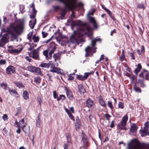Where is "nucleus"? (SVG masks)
Listing matches in <instances>:
<instances>
[{
	"mask_svg": "<svg viewBox=\"0 0 149 149\" xmlns=\"http://www.w3.org/2000/svg\"><path fill=\"white\" fill-rule=\"evenodd\" d=\"M24 19H20L18 21L15 26L10 24V26L7 28L6 30L3 28L1 29L2 33H6L3 35L1 39L0 46L2 47L8 42L10 37L13 39L16 38V34H20L22 33L24 28Z\"/></svg>",
	"mask_w": 149,
	"mask_h": 149,
	"instance_id": "nucleus-1",
	"label": "nucleus"
},
{
	"mask_svg": "<svg viewBox=\"0 0 149 149\" xmlns=\"http://www.w3.org/2000/svg\"><path fill=\"white\" fill-rule=\"evenodd\" d=\"M77 29L76 31H74V34L70 36V41L73 43L78 44V41L80 38L83 35L87 34L89 37L92 35V29L90 26H87L86 24L83 23L80 20L77 21L73 27Z\"/></svg>",
	"mask_w": 149,
	"mask_h": 149,
	"instance_id": "nucleus-2",
	"label": "nucleus"
},
{
	"mask_svg": "<svg viewBox=\"0 0 149 149\" xmlns=\"http://www.w3.org/2000/svg\"><path fill=\"white\" fill-rule=\"evenodd\" d=\"M128 149H149V144L139 140H131L128 144Z\"/></svg>",
	"mask_w": 149,
	"mask_h": 149,
	"instance_id": "nucleus-3",
	"label": "nucleus"
},
{
	"mask_svg": "<svg viewBox=\"0 0 149 149\" xmlns=\"http://www.w3.org/2000/svg\"><path fill=\"white\" fill-rule=\"evenodd\" d=\"M100 40V39H95L91 41V45L93 46V47H91L90 46H88L85 49L86 52L85 56L86 57L89 56V54L88 52H91L93 51L94 53H95L96 52V50H95V46L96 45V42L97 41Z\"/></svg>",
	"mask_w": 149,
	"mask_h": 149,
	"instance_id": "nucleus-4",
	"label": "nucleus"
},
{
	"mask_svg": "<svg viewBox=\"0 0 149 149\" xmlns=\"http://www.w3.org/2000/svg\"><path fill=\"white\" fill-rule=\"evenodd\" d=\"M128 119V117L126 115L123 117L120 122L117 126V129L120 130H126V128L125 126L126 125Z\"/></svg>",
	"mask_w": 149,
	"mask_h": 149,
	"instance_id": "nucleus-5",
	"label": "nucleus"
},
{
	"mask_svg": "<svg viewBox=\"0 0 149 149\" xmlns=\"http://www.w3.org/2000/svg\"><path fill=\"white\" fill-rule=\"evenodd\" d=\"M27 69L30 72L35 73L38 74L40 75L42 74L40 69V68L32 65L28 66L27 68Z\"/></svg>",
	"mask_w": 149,
	"mask_h": 149,
	"instance_id": "nucleus-6",
	"label": "nucleus"
},
{
	"mask_svg": "<svg viewBox=\"0 0 149 149\" xmlns=\"http://www.w3.org/2000/svg\"><path fill=\"white\" fill-rule=\"evenodd\" d=\"M30 56L34 59L39 60L40 59L39 48L33 50Z\"/></svg>",
	"mask_w": 149,
	"mask_h": 149,
	"instance_id": "nucleus-7",
	"label": "nucleus"
},
{
	"mask_svg": "<svg viewBox=\"0 0 149 149\" xmlns=\"http://www.w3.org/2000/svg\"><path fill=\"white\" fill-rule=\"evenodd\" d=\"M48 47V50L50 51V54H53L56 50V49L55 44L53 42L50 43Z\"/></svg>",
	"mask_w": 149,
	"mask_h": 149,
	"instance_id": "nucleus-8",
	"label": "nucleus"
},
{
	"mask_svg": "<svg viewBox=\"0 0 149 149\" xmlns=\"http://www.w3.org/2000/svg\"><path fill=\"white\" fill-rule=\"evenodd\" d=\"M86 106L89 108L91 109L95 106L93 101L89 98L86 100Z\"/></svg>",
	"mask_w": 149,
	"mask_h": 149,
	"instance_id": "nucleus-9",
	"label": "nucleus"
},
{
	"mask_svg": "<svg viewBox=\"0 0 149 149\" xmlns=\"http://www.w3.org/2000/svg\"><path fill=\"white\" fill-rule=\"evenodd\" d=\"M65 92L66 93L67 97L70 100H73L74 98L73 97L72 93L70 89L65 88Z\"/></svg>",
	"mask_w": 149,
	"mask_h": 149,
	"instance_id": "nucleus-10",
	"label": "nucleus"
},
{
	"mask_svg": "<svg viewBox=\"0 0 149 149\" xmlns=\"http://www.w3.org/2000/svg\"><path fill=\"white\" fill-rule=\"evenodd\" d=\"M6 72L8 74H11L12 73L14 74L15 72V68L12 66H9L6 68Z\"/></svg>",
	"mask_w": 149,
	"mask_h": 149,
	"instance_id": "nucleus-11",
	"label": "nucleus"
},
{
	"mask_svg": "<svg viewBox=\"0 0 149 149\" xmlns=\"http://www.w3.org/2000/svg\"><path fill=\"white\" fill-rule=\"evenodd\" d=\"M139 132L141 136L142 137H144L147 135L149 136V130H147L144 128L143 129L141 130Z\"/></svg>",
	"mask_w": 149,
	"mask_h": 149,
	"instance_id": "nucleus-12",
	"label": "nucleus"
},
{
	"mask_svg": "<svg viewBox=\"0 0 149 149\" xmlns=\"http://www.w3.org/2000/svg\"><path fill=\"white\" fill-rule=\"evenodd\" d=\"M48 51H49L48 50H46L43 52V54L45 56V58L47 60H48L51 58L53 54H50V51H49L48 54Z\"/></svg>",
	"mask_w": 149,
	"mask_h": 149,
	"instance_id": "nucleus-13",
	"label": "nucleus"
},
{
	"mask_svg": "<svg viewBox=\"0 0 149 149\" xmlns=\"http://www.w3.org/2000/svg\"><path fill=\"white\" fill-rule=\"evenodd\" d=\"M99 101L100 104L102 106L104 107H106V105L105 104V101L102 97L100 95L99 97Z\"/></svg>",
	"mask_w": 149,
	"mask_h": 149,
	"instance_id": "nucleus-14",
	"label": "nucleus"
},
{
	"mask_svg": "<svg viewBox=\"0 0 149 149\" xmlns=\"http://www.w3.org/2000/svg\"><path fill=\"white\" fill-rule=\"evenodd\" d=\"M138 127L135 123H133L131 125L130 129V131L132 132H136Z\"/></svg>",
	"mask_w": 149,
	"mask_h": 149,
	"instance_id": "nucleus-15",
	"label": "nucleus"
},
{
	"mask_svg": "<svg viewBox=\"0 0 149 149\" xmlns=\"http://www.w3.org/2000/svg\"><path fill=\"white\" fill-rule=\"evenodd\" d=\"M78 88L79 91L81 94H84V93L86 92V90L84 88L83 85L80 84L78 85Z\"/></svg>",
	"mask_w": 149,
	"mask_h": 149,
	"instance_id": "nucleus-16",
	"label": "nucleus"
},
{
	"mask_svg": "<svg viewBox=\"0 0 149 149\" xmlns=\"http://www.w3.org/2000/svg\"><path fill=\"white\" fill-rule=\"evenodd\" d=\"M13 83L17 87L19 88H22L25 87L22 83L21 82H14Z\"/></svg>",
	"mask_w": 149,
	"mask_h": 149,
	"instance_id": "nucleus-17",
	"label": "nucleus"
},
{
	"mask_svg": "<svg viewBox=\"0 0 149 149\" xmlns=\"http://www.w3.org/2000/svg\"><path fill=\"white\" fill-rule=\"evenodd\" d=\"M40 117V114H39L37 116V119L36 120V125L38 127H40L41 120Z\"/></svg>",
	"mask_w": 149,
	"mask_h": 149,
	"instance_id": "nucleus-18",
	"label": "nucleus"
},
{
	"mask_svg": "<svg viewBox=\"0 0 149 149\" xmlns=\"http://www.w3.org/2000/svg\"><path fill=\"white\" fill-rule=\"evenodd\" d=\"M142 67L140 63H139L137 65V68L135 70L134 72L137 75L141 69Z\"/></svg>",
	"mask_w": 149,
	"mask_h": 149,
	"instance_id": "nucleus-19",
	"label": "nucleus"
},
{
	"mask_svg": "<svg viewBox=\"0 0 149 149\" xmlns=\"http://www.w3.org/2000/svg\"><path fill=\"white\" fill-rule=\"evenodd\" d=\"M133 88L134 91L137 93H141V90L136 85V83L135 82L133 86Z\"/></svg>",
	"mask_w": 149,
	"mask_h": 149,
	"instance_id": "nucleus-20",
	"label": "nucleus"
},
{
	"mask_svg": "<svg viewBox=\"0 0 149 149\" xmlns=\"http://www.w3.org/2000/svg\"><path fill=\"white\" fill-rule=\"evenodd\" d=\"M50 71L52 72L60 73L61 72V69L58 68H57L54 66L53 69L50 70Z\"/></svg>",
	"mask_w": 149,
	"mask_h": 149,
	"instance_id": "nucleus-21",
	"label": "nucleus"
},
{
	"mask_svg": "<svg viewBox=\"0 0 149 149\" xmlns=\"http://www.w3.org/2000/svg\"><path fill=\"white\" fill-rule=\"evenodd\" d=\"M22 48H20L19 50L17 49H12L10 51L11 53L13 54H18L22 50Z\"/></svg>",
	"mask_w": 149,
	"mask_h": 149,
	"instance_id": "nucleus-22",
	"label": "nucleus"
},
{
	"mask_svg": "<svg viewBox=\"0 0 149 149\" xmlns=\"http://www.w3.org/2000/svg\"><path fill=\"white\" fill-rule=\"evenodd\" d=\"M53 57L55 61H56L57 60H59L61 58V54L60 53H57L54 54L53 55Z\"/></svg>",
	"mask_w": 149,
	"mask_h": 149,
	"instance_id": "nucleus-23",
	"label": "nucleus"
},
{
	"mask_svg": "<svg viewBox=\"0 0 149 149\" xmlns=\"http://www.w3.org/2000/svg\"><path fill=\"white\" fill-rule=\"evenodd\" d=\"M104 9L106 11V12L109 15V16L111 17V18L113 20H114L115 18L112 15V13L108 9L104 8Z\"/></svg>",
	"mask_w": 149,
	"mask_h": 149,
	"instance_id": "nucleus-24",
	"label": "nucleus"
},
{
	"mask_svg": "<svg viewBox=\"0 0 149 149\" xmlns=\"http://www.w3.org/2000/svg\"><path fill=\"white\" fill-rule=\"evenodd\" d=\"M22 129L23 131L25 132V133H27L29 131V126H26V125H24V126L23 127Z\"/></svg>",
	"mask_w": 149,
	"mask_h": 149,
	"instance_id": "nucleus-25",
	"label": "nucleus"
},
{
	"mask_svg": "<svg viewBox=\"0 0 149 149\" xmlns=\"http://www.w3.org/2000/svg\"><path fill=\"white\" fill-rule=\"evenodd\" d=\"M36 23V19H35V21H34L33 20L30 21L29 24L30 27L31 29H33L34 28Z\"/></svg>",
	"mask_w": 149,
	"mask_h": 149,
	"instance_id": "nucleus-26",
	"label": "nucleus"
},
{
	"mask_svg": "<svg viewBox=\"0 0 149 149\" xmlns=\"http://www.w3.org/2000/svg\"><path fill=\"white\" fill-rule=\"evenodd\" d=\"M23 97L25 100H28L29 98V95L26 91H24L23 93Z\"/></svg>",
	"mask_w": 149,
	"mask_h": 149,
	"instance_id": "nucleus-27",
	"label": "nucleus"
},
{
	"mask_svg": "<svg viewBox=\"0 0 149 149\" xmlns=\"http://www.w3.org/2000/svg\"><path fill=\"white\" fill-rule=\"evenodd\" d=\"M16 122H17L18 124L19 125L20 127H22V128H23V127L24 126L23 124L24 123V120L23 118L22 119L19 121V122H17V120H16L15 123H16Z\"/></svg>",
	"mask_w": 149,
	"mask_h": 149,
	"instance_id": "nucleus-28",
	"label": "nucleus"
},
{
	"mask_svg": "<svg viewBox=\"0 0 149 149\" xmlns=\"http://www.w3.org/2000/svg\"><path fill=\"white\" fill-rule=\"evenodd\" d=\"M41 81V78L39 77L34 78V82L37 84H39Z\"/></svg>",
	"mask_w": 149,
	"mask_h": 149,
	"instance_id": "nucleus-29",
	"label": "nucleus"
},
{
	"mask_svg": "<svg viewBox=\"0 0 149 149\" xmlns=\"http://www.w3.org/2000/svg\"><path fill=\"white\" fill-rule=\"evenodd\" d=\"M49 63H42L39 66L42 68H48L49 67Z\"/></svg>",
	"mask_w": 149,
	"mask_h": 149,
	"instance_id": "nucleus-30",
	"label": "nucleus"
},
{
	"mask_svg": "<svg viewBox=\"0 0 149 149\" xmlns=\"http://www.w3.org/2000/svg\"><path fill=\"white\" fill-rule=\"evenodd\" d=\"M67 12V11L65 9L62 10L61 13V19H64L65 15Z\"/></svg>",
	"mask_w": 149,
	"mask_h": 149,
	"instance_id": "nucleus-31",
	"label": "nucleus"
},
{
	"mask_svg": "<svg viewBox=\"0 0 149 149\" xmlns=\"http://www.w3.org/2000/svg\"><path fill=\"white\" fill-rule=\"evenodd\" d=\"M83 147L84 148H87L89 146L88 140H83Z\"/></svg>",
	"mask_w": 149,
	"mask_h": 149,
	"instance_id": "nucleus-32",
	"label": "nucleus"
},
{
	"mask_svg": "<svg viewBox=\"0 0 149 149\" xmlns=\"http://www.w3.org/2000/svg\"><path fill=\"white\" fill-rule=\"evenodd\" d=\"M146 70H145L143 72H141L139 75V76L141 78H145V76L146 75Z\"/></svg>",
	"mask_w": 149,
	"mask_h": 149,
	"instance_id": "nucleus-33",
	"label": "nucleus"
},
{
	"mask_svg": "<svg viewBox=\"0 0 149 149\" xmlns=\"http://www.w3.org/2000/svg\"><path fill=\"white\" fill-rule=\"evenodd\" d=\"M14 126L18 127V129L16 131V132L17 133H20L21 132V129L19 125H18L17 122L16 123H15L14 125Z\"/></svg>",
	"mask_w": 149,
	"mask_h": 149,
	"instance_id": "nucleus-34",
	"label": "nucleus"
},
{
	"mask_svg": "<svg viewBox=\"0 0 149 149\" xmlns=\"http://www.w3.org/2000/svg\"><path fill=\"white\" fill-rule=\"evenodd\" d=\"M95 11V9L92 10L91 11L89 12L87 15V18H89V17H92L91 16H93V15Z\"/></svg>",
	"mask_w": 149,
	"mask_h": 149,
	"instance_id": "nucleus-35",
	"label": "nucleus"
},
{
	"mask_svg": "<svg viewBox=\"0 0 149 149\" xmlns=\"http://www.w3.org/2000/svg\"><path fill=\"white\" fill-rule=\"evenodd\" d=\"M0 86L2 87L5 90H6L7 89L8 85L6 83H2L0 84Z\"/></svg>",
	"mask_w": 149,
	"mask_h": 149,
	"instance_id": "nucleus-36",
	"label": "nucleus"
},
{
	"mask_svg": "<svg viewBox=\"0 0 149 149\" xmlns=\"http://www.w3.org/2000/svg\"><path fill=\"white\" fill-rule=\"evenodd\" d=\"M40 38L38 36H36L35 35L33 36V40L35 42H36L39 41Z\"/></svg>",
	"mask_w": 149,
	"mask_h": 149,
	"instance_id": "nucleus-37",
	"label": "nucleus"
},
{
	"mask_svg": "<svg viewBox=\"0 0 149 149\" xmlns=\"http://www.w3.org/2000/svg\"><path fill=\"white\" fill-rule=\"evenodd\" d=\"M8 90L9 92L11 95H12L13 94L18 95V93L15 90L13 89L11 90L9 88Z\"/></svg>",
	"mask_w": 149,
	"mask_h": 149,
	"instance_id": "nucleus-38",
	"label": "nucleus"
},
{
	"mask_svg": "<svg viewBox=\"0 0 149 149\" xmlns=\"http://www.w3.org/2000/svg\"><path fill=\"white\" fill-rule=\"evenodd\" d=\"M65 98L66 97L64 95H59V97L57 98V100L59 101L61 99L64 100Z\"/></svg>",
	"mask_w": 149,
	"mask_h": 149,
	"instance_id": "nucleus-39",
	"label": "nucleus"
},
{
	"mask_svg": "<svg viewBox=\"0 0 149 149\" xmlns=\"http://www.w3.org/2000/svg\"><path fill=\"white\" fill-rule=\"evenodd\" d=\"M144 128L147 130H149V121L146 122L144 124Z\"/></svg>",
	"mask_w": 149,
	"mask_h": 149,
	"instance_id": "nucleus-40",
	"label": "nucleus"
},
{
	"mask_svg": "<svg viewBox=\"0 0 149 149\" xmlns=\"http://www.w3.org/2000/svg\"><path fill=\"white\" fill-rule=\"evenodd\" d=\"M118 108L123 109L124 108V104L122 102H119L118 104Z\"/></svg>",
	"mask_w": 149,
	"mask_h": 149,
	"instance_id": "nucleus-41",
	"label": "nucleus"
},
{
	"mask_svg": "<svg viewBox=\"0 0 149 149\" xmlns=\"http://www.w3.org/2000/svg\"><path fill=\"white\" fill-rule=\"evenodd\" d=\"M120 60L121 61H122L125 58V56L124 54V52L123 50L122 54L121 56H120Z\"/></svg>",
	"mask_w": 149,
	"mask_h": 149,
	"instance_id": "nucleus-42",
	"label": "nucleus"
},
{
	"mask_svg": "<svg viewBox=\"0 0 149 149\" xmlns=\"http://www.w3.org/2000/svg\"><path fill=\"white\" fill-rule=\"evenodd\" d=\"M87 18L90 21V22L92 24H93V23H94L96 22L95 18L93 17H89V18Z\"/></svg>",
	"mask_w": 149,
	"mask_h": 149,
	"instance_id": "nucleus-43",
	"label": "nucleus"
},
{
	"mask_svg": "<svg viewBox=\"0 0 149 149\" xmlns=\"http://www.w3.org/2000/svg\"><path fill=\"white\" fill-rule=\"evenodd\" d=\"M36 14L35 13H33L32 14L30 15V18L32 19L34 21H35V19H36L35 18V17Z\"/></svg>",
	"mask_w": 149,
	"mask_h": 149,
	"instance_id": "nucleus-44",
	"label": "nucleus"
},
{
	"mask_svg": "<svg viewBox=\"0 0 149 149\" xmlns=\"http://www.w3.org/2000/svg\"><path fill=\"white\" fill-rule=\"evenodd\" d=\"M136 78L135 76L134 75H131L130 76V78L131 80V83H133L134 79Z\"/></svg>",
	"mask_w": 149,
	"mask_h": 149,
	"instance_id": "nucleus-45",
	"label": "nucleus"
},
{
	"mask_svg": "<svg viewBox=\"0 0 149 149\" xmlns=\"http://www.w3.org/2000/svg\"><path fill=\"white\" fill-rule=\"evenodd\" d=\"M137 7L139 9L142 8L143 10L145 8V7L144 6V5L142 4H138Z\"/></svg>",
	"mask_w": 149,
	"mask_h": 149,
	"instance_id": "nucleus-46",
	"label": "nucleus"
},
{
	"mask_svg": "<svg viewBox=\"0 0 149 149\" xmlns=\"http://www.w3.org/2000/svg\"><path fill=\"white\" fill-rule=\"evenodd\" d=\"M77 79L79 80H84L85 79H84V76H83L82 75H77Z\"/></svg>",
	"mask_w": 149,
	"mask_h": 149,
	"instance_id": "nucleus-47",
	"label": "nucleus"
},
{
	"mask_svg": "<svg viewBox=\"0 0 149 149\" xmlns=\"http://www.w3.org/2000/svg\"><path fill=\"white\" fill-rule=\"evenodd\" d=\"M107 103L108 107L110 109H112L113 108V106L112 102L110 101H108L107 102Z\"/></svg>",
	"mask_w": 149,
	"mask_h": 149,
	"instance_id": "nucleus-48",
	"label": "nucleus"
},
{
	"mask_svg": "<svg viewBox=\"0 0 149 149\" xmlns=\"http://www.w3.org/2000/svg\"><path fill=\"white\" fill-rule=\"evenodd\" d=\"M92 24L94 28L95 29H97L98 28V24L96 22L94 23H93Z\"/></svg>",
	"mask_w": 149,
	"mask_h": 149,
	"instance_id": "nucleus-49",
	"label": "nucleus"
},
{
	"mask_svg": "<svg viewBox=\"0 0 149 149\" xmlns=\"http://www.w3.org/2000/svg\"><path fill=\"white\" fill-rule=\"evenodd\" d=\"M68 80H72L74 79V77L72 76V74H70L68 76Z\"/></svg>",
	"mask_w": 149,
	"mask_h": 149,
	"instance_id": "nucleus-50",
	"label": "nucleus"
},
{
	"mask_svg": "<svg viewBox=\"0 0 149 149\" xmlns=\"http://www.w3.org/2000/svg\"><path fill=\"white\" fill-rule=\"evenodd\" d=\"M42 36L43 38H45L48 35V33L47 32H45V31H42Z\"/></svg>",
	"mask_w": 149,
	"mask_h": 149,
	"instance_id": "nucleus-51",
	"label": "nucleus"
},
{
	"mask_svg": "<svg viewBox=\"0 0 149 149\" xmlns=\"http://www.w3.org/2000/svg\"><path fill=\"white\" fill-rule=\"evenodd\" d=\"M76 120V121L75 123V124H77L78 125L79 124H81L80 120L78 117H77Z\"/></svg>",
	"mask_w": 149,
	"mask_h": 149,
	"instance_id": "nucleus-52",
	"label": "nucleus"
},
{
	"mask_svg": "<svg viewBox=\"0 0 149 149\" xmlns=\"http://www.w3.org/2000/svg\"><path fill=\"white\" fill-rule=\"evenodd\" d=\"M138 83L140 84V86L141 87H143V86H145V85L143 83L142 81L141 80H139Z\"/></svg>",
	"mask_w": 149,
	"mask_h": 149,
	"instance_id": "nucleus-53",
	"label": "nucleus"
},
{
	"mask_svg": "<svg viewBox=\"0 0 149 149\" xmlns=\"http://www.w3.org/2000/svg\"><path fill=\"white\" fill-rule=\"evenodd\" d=\"M6 62L4 60L1 59L0 60V65H3L6 64Z\"/></svg>",
	"mask_w": 149,
	"mask_h": 149,
	"instance_id": "nucleus-54",
	"label": "nucleus"
},
{
	"mask_svg": "<svg viewBox=\"0 0 149 149\" xmlns=\"http://www.w3.org/2000/svg\"><path fill=\"white\" fill-rule=\"evenodd\" d=\"M146 75L145 76V79L149 80V72L146 71Z\"/></svg>",
	"mask_w": 149,
	"mask_h": 149,
	"instance_id": "nucleus-55",
	"label": "nucleus"
},
{
	"mask_svg": "<svg viewBox=\"0 0 149 149\" xmlns=\"http://www.w3.org/2000/svg\"><path fill=\"white\" fill-rule=\"evenodd\" d=\"M80 125L81 124H79L78 125L77 124H75V128L76 129V130L77 131H79Z\"/></svg>",
	"mask_w": 149,
	"mask_h": 149,
	"instance_id": "nucleus-56",
	"label": "nucleus"
},
{
	"mask_svg": "<svg viewBox=\"0 0 149 149\" xmlns=\"http://www.w3.org/2000/svg\"><path fill=\"white\" fill-rule=\"evenodd\" d=\"M2 118L4 121L7 120L8 119V117L6 114H4L2 116Z\"/></svg>",
	"mask_w": 149,
	"mask_h": 149,
	"instance_id": "nucleus-57",
	"label": "nucleus"
},
{
	"mask_svg": "<svg viewBox=\"0 0 149 149\" xmlns=\"http://www.w3.org/2000/svg\"><path fill=\"white\" fill-rule=\"evenodd\" d=\"M53 97L54 99H57V94H56V91H53Z\"/></svg>",
	"mask_w": 149,
	"mask_h": 149,
	"instance_id": "nucleus-58",
	"label": "nucleus"
},
{
	"mask_svg": "<svg viewBox=\"0 0 149 149\" xmlns=\"http://www.w3.org/2000/svg\"><path fill=\"white\" fill-rule=\"evenodd\" d=\"M69 118L72 120H73L74 121V118L73 116L70 113L68 115Z\"/></svg>",
	"mask_w": 149,
	"mask_h": 149,
	"instance_id": "nucleus-59",
	"label": "nucleus"
},
{
	"mask_svg": "<svg viewBox=\"0 0 149 149\" xmlns=\"http://www.w3.org/2000/svg\"><path fill=\"white\" fill-rule=\"evenodd\" d=\"M130 56L131 58V59H135V56L134 55V54L132 53H130Z\"/></svg>",
	"mask_w": 149,
	"mask_h": 149,
	"instance_id": "nucleus-60",
	"label": "nucleus"
},
{
	"mask_svg": "<svg viewBox=\"0 0 149 149\" xmlns=\"http://www.w3.org/2000/svg\"><path fill=\"white\" fill-rule=\"evenodd\" d=\"M46 74L48 76V77H49V80L50 81H52V80L51 79V77L52 76L51 74L49 73H47Z\"/></svg>",
	"mask_w": 149,
	"mask_h": 149,
	"instance_id": "nucleus-61",
	"label": "nucleus"
},
{
	"mask_svg": "<svg viewBox=\"0 0 149 149\" xmlns=\"http://www.w3.org/2000/svg\"><path fill=\"white\" fill-rule=\"evenodd\" d=\"M105 116L107 120H109V118L111 117V116L108 114H105Z\"/></svg>",
	"mask_w": 149,
	"mask_h": 149,
	"instance_id": "nucleus-62",
	"label": "nucleus"
},
{
	"mask_svg": "<svg viewBox=\"0 0 149 149\" xmlns=\"http://www.w3.org/2000/svg\"><path fill=\"white\" fill-rule=\"evenodd\" d=\"M25 58L26 59L27 61L29 62H31L32 61V60L31 58H30L28 56H26L25 57Z\"/></svg>",
	"mask_w": 149,
	"mask_h": 149,
	"instance_id": "nucleus-63",
	"label": "nucleus"
},
{
	"mask_svg": "<svg viewBox=\"0 0 149 149\" xmlns=\"http://www.w3.org/2000/svg\"><path fill=\"white\" fill-rule=\"evenodd\" d=\"M89 76V74L88 73H85L84 74V78L85 79H86L87 77H88Z\"/></svg>",
	"mask_w": 149,
	"mask_h": 149,
	"instance_id": "nucleus-64",
	"label": "nucleus"
}]
</instances>
